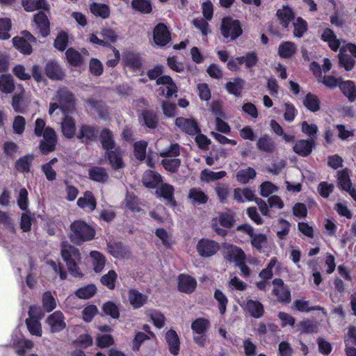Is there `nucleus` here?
<instances>
[{
  "instance_id": "nucleus-53",
  "label": "nucleus",
  "mask_w": 356,
  "mask_h": 356,
  "mask_svg": "<svg viewBox=\"0 0 356 356\" xmlns=\"http://www.w3.org/2000/svg\"><path fill=\"white\" fill-rule=\"evenodd\" d=\"M237 60L240 65L245 63V66L248 68L255 66L258 62L257 54L254 52H250L244 56L238 57Z\"/></svg>"
},
{
  "instance_id": "nucleus-31",
  "label": "nucleus",
  "mask_w": 356,
  "mask_h": 356,
  "mask_svg": "<svg viewBox=\"0 0 356 356\" xmlns=\"http://www.w3.org/2000/svg\"><path fill=\"white\" fill-rule=\"evenodd\" d=\"M100 140L102 147L104 149H106L107 152L116 149L113 136L110 130L105 129L102 131L100 134Z\"/></svg>"
},
{
  "instance_id": "nucleus-28",
  "label": "nucleus",
  "mask_w": 356,
  "mask_h": 356,
  "mask_svg": "<svg viewBox=\"0 0 356 356\" xmlns=\"http://www.w3.org/2000/svg\"><path fill=\"white\" fill-rule=\"evenodd\" d=\"M339 88L350 102L356 99V86L352 81H341Z\"/></svg>"
},
{
  "instance_id": "nucleus-35",
  "label": "nucleus",
  "mask_w": 356,
  "mask_h": 356,
  "mask_svg": "<svg viewBox=\"0 0 356 356\" xmlns=\"http://www.w3.org/2000/svg\"><path fill=\"white\" fill-rule=\"evenodd\" d=\"M90 10L93 15L103 19H106L110 15V8L106 4L92 3L90 6Z\"/></svg>"
},
{
  "instance_id": "nucleus-64",
  "label": "nucleus",
  "mask_w": 356,
  "mask_h": 356,
  "mask_svg": "<svg viewBox=\"0 0 356 356\" xmlns=\"http://www.w3.org/2000/svg\"><path fill=\"white\" fill-rule=\"evenodd\" d=\"M158 192L160 195L172 202L173 199L174 188L172 185L168 184H162Z\"/></svg>"
},
{
  "instance_id": "nucleus-52",
  "label": "nucleus",
  "mask_w": 356,
  "mask_h": 356,
  "mask_svg": "<svg viewBox=\"0 0 356 356\" xmlns=\"http://www.w3.org/2000/svg\"><path fill=\"white\" fill-rule=\"evenodd\" d=\"M56 302L51 292L47 291L42 296V307L44 310L49 312L55 309Z\"/></svg>"
},
{
  "instance_id": "nucleus-61",
  "label": "nucleus",
  "mask_w": 356,
  "mask_h": 356,
  "mask_svg": "<svg viewBox=\"0 0 356 356\" xmlns=\"http://www.w3.org/2000/svg\"><path fill=\"white\" fill-rule=\"evenodd\" d=\"M33 156H25L16 162V168L22 172H29L30 164L33 160Z\"/></svg>"
},
{
  "instance_id": "nucleus-10",
  "label": "nucleus",
  "mask_w": 356,
  "mask_h": 356,
  "mask_svg": "<svg viewBox=\"0 0 356 356\" xmlns=\"http://www.w3.org/2000/svg\"><path fill=\"white\" fill-rule=\"evenodd\" d=\"M47 323L50 327L51 332H58L64 330L66 327L63 314L60 311H56L50 314L47 320Z\"/></svg>"
},
{
  "instance_id": "nucleus-42",
  "label": "nucleus",
  "mask_w": 356,
  "mask_h": 356,
  "mask_svg": "<svg viewBox=\"0 0 356 356\" xmlns=\"http://www.w3.org/2000/svg\"><path fill=\"white\" fill-rule=\"evenodd\" d=\"M304 106L312 112L318 111L320 109V100L314 94L308 93L303 99Z\"/></svg>"
},
{
  "instance_id": "nucleus-19",
  "label": "nucleus",
  "mask_w": 356,
  "mask_h": 356,
  "mask_svg": "<svg viewBox=\"0 0 356 356\" xmlns=\"http://www.w3.org/2000/svg\"><path fill=\"white\" fill-rule=\"evenodd\" d=\"M45 73L52 80H61L64 76V72L61 67L54 60H50L47 63Z\"/></svg>"
},
{
  "instance_id": "nucleus-40",
  "label": "nucleus",
  "mask_w": 356,
  "mask_h": 356,
  "mask_svg": "<svg viewBox=\"0 0 356 356\" xmlns=\"http://www.w3.org/2000/svg\"><path fill=\"white\" fill-rule=\"evenodd\" d=\"M22 5L24 9L29 12L34 11L37 9L43 8L48 10L49 6L45 0H23Z\"/></svg>"
},
{
  "instance_id": "nucleus-23",
  "label": "nucleus",
  "mask_w": 356,
  "mask_h": 356,
  "mask_svg": "<svg viewBox=\"0 0 356 356\" xmlns=\"http://www.w3.org/2000/svg\"><path fill=\"white\" fill-rule=\"evenodd\" d=\"M107 247L111 254L117 259H124L129 257V249L121 243H111L108 244Z\"/></svg>"
},
{
  "instance_id": "nucleus-32",
  "label": "nucleus",
  "mask_w": 356,
  "mask_h": 356,
  "mask_svg": "<svg viewBox=\"0 0 356 356\" xmlns=\"http://www.w3.org/2000/svg\"><path fill=\"white\" fill-rule=\"evenodd\" d=\"M245 81L241 78H235L232 81L226 83L227 90L236 97H240L243 89Z\"/></svg>"
},
{
  "instance_id": "nucleus-11",
  "label": "nucleus",
  "mask_w": 356,
  "mask_h": 356,
  "mask_svg": "<svg viewBox=\"0 0 356 356\" xmlns=\"http://www.w3.org/2000/svg\"><path fill=\"white\" fill-rule=\"evenodd\" d=\"M153 38L156 44L161 47L168 44L171 39L170 33L167 26L162 23L159 24L154 28Z\"/></svg>"
},
{
  "instance_id": "nucleus-27",
  "label": "nucleus",
  "mask_w": 356,
  "mask_h": 356,
  "mask_svg": "<svg viewBox=\"0 0 356 356\" xmlns=\"http://www.w3.org/2000/svg\"><path fill=\"white\" fill-rule=\"evenodd\" d=\"M147 296L140 293L137 290L132 289L129 291V300L134 308L141 307L147 302Z\"/></svg>"
},
{
  "instance_id": "nucleus-4",
  "label": "nucleus",
  "mask_w": 356,
  "mask_h": 356,
  "mask_svg": "<svg viewBox=\"0 0 356 356\" xmlns=\"http://www.w3.org/2000/svg\"><path fill=\"white\" fill-rule=\"evenodd\" d=\"M163 68L162 65H156L147 71V76L150 79H156L157 85H165L167 88L166 97H170L172 95H176L177 87L170 76L165 75L159 77L163 73Z\"/></svg>"
},
{
  "instance_id": "nucleus-8",
  "label": "nucleus",
  "mask_w": 356,
  "mask_h": 356,
  "mask_svg": "<svg viewBox=\"0 0 356 356\" xmlns=\"http://www.w3.org/2000/svg\"><path fill=\"white\" fill-rule=\"evenodd\" d=\"M274 289L273 293L277 297V300L282 302L289 303L291 302V291L282 279H275L273 281Z\"/></svg>"
},
{
  "instance_id": "nucleus-17",
  "label": "nucleus",
  "mask_w": 356,
  "mask_h": 356,
  "mask_svg": "<svg viewBox=\"0 0 356 356\" xmlns=\"http://www.w3.org/2000/svg\"><path fill=\"white\" fill-rule=\"evenodd\" d=\"M109 163L114 170H119L124 167L122 159V152L119 148L106 152Z\"/></svg>"
},
{
  "instance_id": "nucleus-30",
  "label": "nucleus",
  "mask_w": 356,
  "mask_h": 356,
  "mask_svg": "<svg viewBox=\"0 0 356 356\" xmlns=\"http://www.w3.org/2000/svg\"><path fill=\"white\" fill-rule=\"evenodd\" d=\"M161 181V175L151 170L146 171L143 177V183L148 188L156 187Z\"/></svg>"
},
{
  "instance_id": "nucleus-33",
  "label": "nucleus",
  "mask_w": 356,
  "mask_h": 356,
  "mask_svg": "<svg viewBox=\"0 0 356 356\" xmlns=\"http://www.w3.org/2000/svg\"><path fill=\"white\" fill-rule=\"evenodd\" d=\"M32 309H33V307H31L30 310L29 312L30 318H27L26 320V325H27L29 332L32 334L36 335L38 337H41L42 332L41 325L38 319H36L32 316V314H31Z\"/></svg>"
},
{
  "instance_id": "nucleus-7",
  "label": "nucleus",
  "mask_w": 356,
  "mask_h": 356,
  "mask_svg": "<svg viewBox=\"0 0 356 356\" xmlns=\"http://www.w3.org/2000/svg\"><path fill=\"white\" fill-rule=\"evenodd\" d=\"M42 134L43 140L40 144V149L43 154H47L54 150L57 137L55 131L49 127L44 129Z\"/></svg>"
},
{
  "instance_id": "nucleus-59",
  "label": "nucleus",
  "mask_w": 356,
  "mask_h": 356,
  "mask_svg": "<svg viewBox=\"0 0 356 356\" xmlns=\"http://www.w3.org/2000/svg\"><path fill=\"white\" fill-rule=\"evenodd\" d=\"M147 146V142L142 140L134 144V153L138 159L143 160L145 158Z\"/></svg>"
},
{
  "instance_id": "nucleus-37",
  "label": "nucleus",
  "mask_w": 356,
  "mask_h": 356,
  "mask_svg": "<svg viewBox=\"0 0 356 356\" xmlns=\"http://www.w3.org/2000/svg\"><path fill=\"white\" fill-rule=\"evenodd\" d=\"M345 51L344 48H341L338 54L339 58V64L344 67L346 71H350L353 69L355 61L353 58L349 56L347 54H345L343 51Z\"/></svg>"
},
{
  "instance_id": "nucleus-38",
  "label": "nucleus",
  "mask_w": 356,
  "mask_h": 356,
  "mask_svg": "<svg viewBox=\"0 0 356 356\" xmlns=\"http://www.w3.org/2000/svg\"><path fill=\"white\" fill-rule=\"evenodd\" d=\"M277 16L280 20V24L284 27H287L290 21L294 17L292 10L286 6L279 9L277 12Z\"/></svg>"
},
{
  "instance_id": "nucleus-21",
  "label": "nucleus",
  "mask_w": 356,
  "mask_h": 356,
  "mask_svg": "<svg viewBox=\"0 0 356 356\" xmlns=\"http://www.w3.org/2000/svg\"><path fill=\"white\" fill-rule=\"evenodd\" d=\"M321 39L327 42L329 47L332 51H337L339 49L341 42L332 29L328 28L324 29L321 34Z\"/></svg>"
},
{
  "instance_id": "nucleus-14",
  "label": "nucleus",
  "mask_w": 356,
  "mask_h": 356,
  "mask_svg": "<svg viewBox=\"0 0 356 356\" xmlns=\"http://www.w3.org/2000/svg\"><path fill=\"white\" fill-rule=\"evenodd\" d=\"M77 205L83 209H88L93 211L97 207L96 199L90 191H86L83 195L80 197L76 202Z\"/></svg>"
},
{
  "instance_id": "nucleus-63",
  "label": "nucleus",
  "mask_w": 356,
  "mask_h": 356,
  "mask_svg": "<svg viewBox=\"0 0 356 356\" xmlns=\"http://www.w3.org/2000/svg\"><path fill=\"white\" fill-rule=\"evenodd\" d=\"M219 222L222 227L230 228L234 224V216L231 212L222 213L219 216Z\"/></svg>"
},
{
  "instance_id": "nucleus-2",
  "label": "nucleus",
  "mask_w": 356,
  "mask_h": 356,
  "mask_svg": "<svg viewBox=\"0 0 356 356\" xmlns=\"http://www.w3.org/2000/svg\"><path fill=\"white\" fill-rule=\"evenodd\" d=\"M61 256L70 273L74 277H81L82 274L78 266V262L81 260L79 250L68 243H63Z\"/></svg>"
},
{
  "instance_id": "nucleus-47",
  "label": "nucleus",
  "mask_w": 356,
  "mask_h": 356,
  "mask_svg": "<svg viewBox=\"0 0 356 356\" xmlns=\"http://www.w3.org/2000/svg\"><path fill=\"white\" fill-rule=\"evenodd\" d=\"M215 191L218 195L220 202L225 203L229 195V188L227 184L218 183L215 186Z\"/></svg>"
},
{
  "instance_id": "nucleus-56",
  "label": "nucleus",
  "mask_w": 356,
  "mask_h": 356,
  "mask_svg": "<svg viewBox=\"0 0 356 356\" xmlns=\"http://www.w3.org/2000/svg\"><path fill=\"white\" fill-rule=\"evenodd\" d=\"M214 298L218 302L220 314H224L228 302L227 297L220 290L216 289L214 292Z\"/></svg>"
},
{
  "instance_id": "nucleus-20",
  "label": "nucleus",
  "mask_w": 356,
  "mask_h": 356,
  "mask_svg": "<svg viewBox=\"0 0 356 356\" xmlns=\"http://www.w3.org/2000/svg\"><path fill=\"white\" fill-rule=\"evenodd\" d=\"M196 285L195 280L189 275H181L179 277L178 287L181 292L191 293L195 290Z\"/></svg>"
},
{
  "instance_id": "nucleus-49",
  "label": "nucleus",
  "mask_w": 356,
  "mask_h": 356,
  "mask_svg": "<svg viewBox=\"0 0 356 356\" xmlns=\"http://www.w3.org/2000/svg\"><path fill=\"white\" fill-rule=\"evenodd\" d=\"M97 291V288L93 284L88 285L79 289L76 291V296L81 299H88L92 297Z\"/></svg>"
},
{
  "instance_id": "nucleus-41",
  "label": "nucleus",
  "mask_w": 356,
  "mask_h": 356,
  "mask_svg": "<svg viewBox=\"0 0 356 356\" xmlns=\"http://www.w3.org/2000/svg\"><path fill=\"white\" fill-rule=\"evenodd\" d=\"M256 175V171L252 168L248 167L239 170L236 173V177L240 183L246 184L250 179H254Z\"/></svg>"
},
{
  "instance_id": "nucleus-45",
  "label": "nucleus",
  "mask_w": 356,
  "mask_h": 356,
  "mask_svg": "<svg viewBox=\"0 0 356 356\" xmlns=\"http://www.w3.org/2000/svg\"><path fill=\"white\" fill-rule=\"evenodd\" d=\"M226 175L225 171L213 172L209 170H204L202 171L200 178L205 181L218 180Z\"/></svg>"
},
{
  "instance_id": "nucleus-46",
  "label": "nucleus",
  "mask_w": 356,
  "mask_h": 356,
  "mask_svg": "<svg viewBox=\"0 0 356 356\" xmlns=\"http://www.w3.org/2000/svg\"><path fill=\"white\" fill-rule=\"evenodd\" d=\"M337 175L338 184L343 190L345 191L352 186L348 169L339 171Z\"/></svg>"
},
{
  "instance_id": "nucleus-54",
  "label": "nucleus",
  "mask_w": 356,
  "mask_h": 356,
  "mask_svg": "<svg viewBox=\"0 0 356 356\" xmlns=\"http://www.w3.org/2000/svg\"><path fill=\"white\" fill-rule=\"evenodd\" d=\"M131 6L141 13H149L152 10L150 3L147 0H133Z\"/></svg>"
},
{
  "instance_id": "nucleus-34",
  "label": "nucleus",
  "mask_w": 356,
  "mask_h": 356,
  "mask_svg": "<svg viewBox=\"0 0 356 356\" xmlns=\"http://www.w3.org/2000/svg\"><path fill=\"white\" fill-rule=\"evenodd\" d=\"M257 147L262 152L268 153L273 152L275 149V143L267 135L259 138L257 143Z\"/></svg>"
},
{
  "instance_id": "nucleus-62",
  "label": "nucleus",
  "mask_w": 356,
  "mask_h": 356,
  "mask_svg": "<svg viewBox=\"0 0 356 356\" xmlns=\"http://www.w3.org/2000/svg\"><path fill=\"white\" fill-rule=\"evenodd\" d=\"M11 28V21L9 18L0 19V37L3 39H8L10 35L8 31Z\"/></svg>"
},
{
  "instance_id": "nucleus-55",
  "label": "nucleus",
  "mask_w": 356,
  "mask_h": 356,
  "mask_svg": "<svg viewBox=\"0 0 356 356\" xmlns=\"http://www.w3.org/2000/svg\"><path fill=\"white\" fill-rule=\"evenodd\" d=\"M181 161L179 159L166 158L162 161V165L165 170L171 172H175L179 168Z\"/></svg>"
},
{
  "instance_id": "nucleus-15",
  "label": "nucleus",
  "mask_w": 356,
  "mask_h": 356,
  "mask_svg": "<svg viewBox=\"0 0 356 356\" xmlns=\"http://www.w3.org/2000/svg\"><path fill=\"white\" fill-rule=\"evenodd\" d=\"M64 117L61 122V130L63 134L67 138L74 137L76 131L74 120L69 115V113L63 114Z\"/></svg>"
},
{
  "instance_id": "nucleus-5",
  "label": "nucleus",
  "mask_w": 356,
  "mask_h": 356,
  "mask_svg": "<svg viewBox=\"0 0 356 356\" xmlns=\"http://www.w3.org/2000/svg\"><path fill=\"white\" fill-rule=\"evenodd\" d=\"M210 327V322L204 318H198L191 324V329L193 332V341L200 347L206 344V332Z\"/></svg>"
},
{
  "instance_id": "nucleus-26",
  "label": "nucleus",
  "mask_w": 356,
  "mask_h": 356,
  "mask_svg": "<svg viewBox=\"0 0 356 356\" xmlns=\"http://www.w3.org/2000/svg\"><path fill=\"white\" fill-rule=\"evenodd\" d=\"M245 308L254 318H260L264 314L263 305L257 300H248Z\"/></svg>"
},
{
  "instance_id": "nucleus-48",
  "label": "nucleus",
  "mask_w": 356,
  "mask_h": 356,
  "mask_svg": "<svg viewBox=\"0 0 356 356\" xmlns=\"http://www.w3.org/2000/svg\"><path fill=\"white\" fill-rule=\"evenodd\" d=\"M251 238V245L259 251L267 245V236L264 234L254 233Z\"/></svg>"
},
{
  "instance_id": "nucleus-9",
  "label": "nucleus",
  "mask_w": 356,
  "mask_h": 356,
  "mask_svg": "<svg viewBox=\"0 0 356 356\" xmlns=\"http://www.w3.org/2000/svg\"><path fill=\"white\" fill-rule=\"evenodd\" d=\"M219 248L218 243L209 239H201L197 244L198 253L204 257L215 254L219 250Z\"/></svg>"
},
{
  "instance_id": "nucleus-43",
  "label": "nucleus",
  "mask_w": 356,
  "mask_h": 356,
  "mask_svg": "<svg viewBox=\"0 0 356 356\" xmlns=\"http://www.w3.org/2000/svg\"><path fill=\"white\" fill-rule=\"evenodd\" d=\"M90 257L92 259V266L96 273H100L105 266L104 257L97 251H92Z\"/></svg>"
},
{
  "instance_id": "nucleus-25",
  "label": "nucleus",
  "mask_w": 356,
  "mask_h": 356,
  "mask_svg": "<svg viewBox=\"0 0 356 356\" xmlns=\"http://www.w3.org/2000/svg\"><path fill=\"white\" fill-rule=\"evenodd\" d=\"M34 22L43 37L47 36L49 33V22L47 16L42 12H40L34 16Z\"/></svg>"
},
{
  "instance_id": "nucleus-1",
  "label": "nucleus",
  "mask_w": 356,
  "mask_h": 356,
  "mask_svg": "<svg viewBox=\"0 0 356 356\" xmlns=\"http://www.w3.org/2000/svg\"><path fill=\"white\" fill-rule=\"evenodd\" d=\"M54 102L50 104L49 113L52 115L56 109L60 108L63 114L70 113L75 108V97L66 88H60L54 98Z\"/></svg>"
},
{
  "instance_id": "nucleus-18",
  "label": "nucleus",
  "mask_w": 356,
  "mask_h": 356,
  "mask_svg": "<svg viewBox=\"0 0 356 356\" xmlns=\"http://www.w3.org/2000/svg\"><path fill=\"white\" fill-rule=\"evenodd\" d=\"M314 145V140H298L293 146V151L302 156H306L310 154Z\"/></svg>"
},
{
  "instance_id": "nucleus-12",
  "label": "nucleus",
  "mask_w": 356,
  "mask_h": 356,
  "mask_svg": "<svg viewBox=\"0 0 356 356\" xmlns=\"http://www.w3.org/2000/svg\"><path fill=\"white\" fill-rule=\"evenodd\" d=\"M225 257L229 261H234L236 265L245 262L246 259L244 251L241 248L232 245L226 246Z\"/></svg>"
},
{
  "instance_id": "nucleus-29",
  "label": "nucleus",
  "mask_w": 356,
  "mask_h": 356,
  "mask_svg": "<svg viewBox=\"0 0 356 356\" xmlns=\"http://www.w3.org/2000/svg\"><path fill=\"white\" fill-rule=\"evenodd\" d=\"M89 177L97 182L105 183L108 181L109 176L106 170L101 167H92L88 171Z\"/></svg>"
},
{
  "instance_id": "nucleus-36",
  "label": "nucleus",
  "mask_w": 356,
  "mask_h": 356,
  "mask_svg": "<svg viewBox=\"0 0 356 356\" xmlns=\"http://www.w3.org/2000/svg\"><path fill=\"white\" fill-rule=\"evenodd\" d=\"M15 89V82L10 74H2L0 76V90L2 92L11 93Z\"/></svg>"
},
{
  "instance_id": "nucleus-16",
  "label": "nucleus",
  "mask_w": 356,
  "mask_h": 356,
  "mask_svg": "<svg viewBox=\"0 0 356 356\" xmlns=\"http://www.w3.org/2000/svg\"><path fill=\"white\" fill-rule=\"evenodd\" d=\"M165 339L170 353L177 355L179 352L180 341L177 332L173 330H168L165 334Z\"/></svg>"
},
{
  "instance_id": "nucleus-50",
  "label": "nucleus",
  "mask_w": 356,
  "mask_h": 356,
  "mask_svg": "<svg viewBox=\"0 0 356 356\" xmlns=\"http://www.w3.org/2000/svg\"><path fill=\"white\" fill-rule=\"evenodd\" d=\"M117 277V273L114 270H109L108 273L102 277L101 282L109 289H113L115 286Z\"/></svg>"
},
{
  "instance_id": "nucleus-60",
  "label": "nucleus",
  "mask_w": 356,
  "mask_h": 356,
  "mask_svg": "<svg viewBox=\"0 0 356 356\" xmlns=\"http://www.w3.org/2000/svg\"><path fill=\"white\" fill-rule=\"evenodd\" d=\"M149 316L156 327L158 328L163 327L165 318L162 313L155 310L150 311Z\"/></svg>"
},
{
  "instance_id": "nucleus-24",
  "label": "nucleus",
  "mask_w": 356,
  "mask_h": 356,
  "mask_svg": "<svg viewBox=\"0 0 356 356\" xmlns=\"http://www.w3.org/2000/svg\"><path fill=\"white\" fill-rule=\"evenodd\" d=\"M188 198L193 204H203L207 202L209 197L200 188H192L189 190Z\"/></svg>"
},
{
  "instance_id": "nucleus-6",
  "label": "nucleus",
  "mask_w": 356,
  "mask_h": 356,
  "mask_svg": "<svg viewBox=\"0 0 356 356\" xmlns=\"http://www.w3.org/2000/svg\"><path fill=\"white\" fill-rule=\"evenodd\" d=\"M220 31L225 38H230L232 40H234L242 33L239 22L229 17H224L222 19Z\"/></svg>"
},
{
  "instance_id": "nucleus-22",
  "label": "nucleus",
  "mask_w": 356,
  "mask_h": 356,
  "mask_svg": "<svg viewBox=\"0 0 356 356\" xmlns=\"http://www.w3.org/2000/svg\"><path fill=\"white\" fill-rule=\"evenodd\" d=\"M97 134L98 131L95 127L83 125L80 127L76 137L82 142L86 143L95 139Z\"/></svg>"
},
{
  "instance_id": "nucleus-3",
  "label": "nucleus",
  "mask_w": 356,
  "mask_h": 356,
  "mask_svg": "<svg viewBox=\"0 0 356 356\" xmlns=\"http://www.w3.org/2000/svg\"><path fill=\"white\" fill-rule=\"evenodd\" d=\"M70 238L76 244L92 240L95 236V230L83 220H75L70 226Z\"/></svg>"
},
{
  "instance_id": "nucleus-51",
  "label": "nucleus",
  "mask_w": 356,
  "mask_h": 356,
  "mask_svg": "<svg viewBox=\"0 0 356 356\" xmlns=\"http://www.w3.org/2000/svg\"><path fill=\"white\" fill-rule=\"evenodd\" d=\"M13 44L14 46L19 49L22 53L29 54L32 51V48L29 44V42L22 38H18L15 37L13 39Z\"/></svg>"
},
{
  "instance_id": "nucleus-58",
  "label": "nucleus",
  "mask_w": 356,
  "mask_h": 356,
  "mask_svg": "<svg viewBox=\"0 0 356 356\" xmlns=\"http://www.w3.org/2000/svg\"><path fill=\"white\" fill-rule=\"evenodd\" d=\"M294 31L293 35L296 37L301 38L304 33L306 32L307 26V23L302 18H298L293 23Z\"/></svg>"
},
{
  "instance_id": "nucleus-44",
  "label": "nucleus",
  "mask_w": 356,
  "mask_h": 356,
  "mask_svg": "<svg viewBox=\"0 0 356 356\" xmlns=\"http://www.w3.org/2000/svg\"><path fill=\"white\" fill-rule=\"evenodd\" d=\"M65 56L67 61L74 66H78L83 63V58L81 54L73 48H69Z\"/></svg>"
},
{
  "instance_id": "nucleus-13",
  "label": "nucleus",
  "mask_w": 356,
  "mask_h": 356,
  "mask_svg": "<svg viewBox=\"0 0 356 356\" xmlns=\"http://www.w3.org/2000/svg\"><path fill=\"white\" fill-rule=\"evenodd\" d=\"M175 124L183 131L190 135H195L199 131L197 122L194 120L178 118L176 119Z\"/></svg>"
},
{
  "instance_id": "nucleus-39",
  "label": "nucleus",
  "mask_w": 356,
  "mask_h": 356,
  "mask_svg": "<svg viewBox=\"0 0 356 356\" xmlns=\"http://www.w3.org/2000/svg\"><path fill=\"white\" fill-rule=\"evenodd\" d=\"M296 51V46L291 42H282L278 48L279 55L285 58H291Z\"/></svg>"
},
{
  "instance_id": "nucleus-57",
  "label": "nucleus",
  "mask_w": 356,
  "mask_h": 356,
  "mask_svg": "<svg viewBox=\"0 0 356 356\" xmlns=\"http://www.w3.org/2000/svg\"><path fill=\"white\" fill-rule=\"evenodd\" d=\"M104 312L113 318H118L120 312L118 306L113 302H107L102 307Z\"/></svg>"
}]
</instances>
